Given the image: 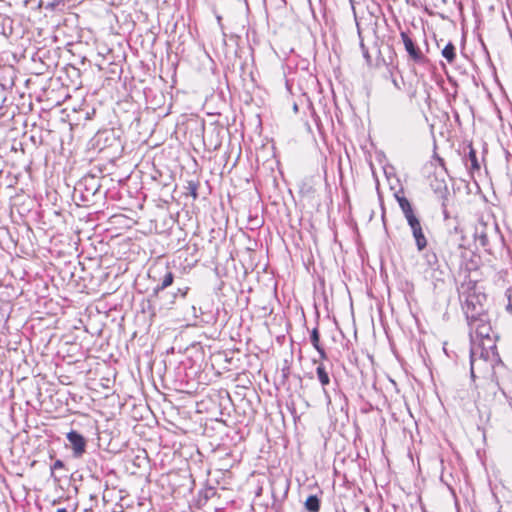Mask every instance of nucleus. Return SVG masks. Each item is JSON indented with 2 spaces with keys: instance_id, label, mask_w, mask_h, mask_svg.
<instances>
[{
  "instance_id": "nucleus-1",
  "label": "nucleus",
  "mask_w": 512,
  "mask_h": 512,
  "mask_svg": "<svg viewBox=\"0 0 512 512\" xmlns=\"http://www.w3.org/2000/svg\"><path fill=\"white\" fill-rule=\"evenodd\" d=\"M468 325L471 336V377L485 376L488 372V364H493L500 359L495 344V333L487 314L468 321Z\"/></svg>"
},
{
  "instance_id": "nucleus-2",
  "label": "nucleus",
  "mask_w": 512,
  "mask_h": 512,
  "mask_svg": "<svg viewBox=\"0 0 512 512\" xmlns=\"http://www.w3.org/2000/svg\"><path fill=\"white\" fill-rule=\"evenodd\" d=\"M459 299L462 303V310L466 316L467 322L485 315L484 302L486 296L476 290L471 282L462 284L459 288Z\"/></svg>"
},
{
  "instance_id": "nucleus-3",
  "label": "nucleus",
  "mask_w": 512,
  "mask_h": 512,
  "mask_svg": "<svg viewBox=\"0 0 512 512\" xmlns=\"http://www.w3.org/2000/svg\"><path fill=\"white\" fill-rule=\"evenodd\" d=\"M395 198L411 229L417 249L419 251H423L427 246V239L423 233V229L419 218L414 213V210L409 200L404 196L403 190L396 192Z\"/></svg>"
},
{
  "instance_id": "nucleus-4",
  "label": "nucleus",
  "mask_w": 512,
  "mask_h": 512,
  "mask_svg": "<svg viewBox=\"0 0 512 512\" xmlns=\"http://www.w3.org/2000/svg\"><path fill=\"white\" fill-rule=\"evenodd\" d=\"M474 239L486 250L490 249L493 242H497L500 238V230L495 219L488 217L486 220L480 218L474 227Z\"/></svg>"
},
{
  "instance_id": "nucleus-5",
  "label": "nucleus",
  "mask_w": 512,
  "mask_h": 512,
  "mask_svg": "<svg viewBox=\"0 0 512 512\" xmlns=\"http://www.w3.org/2000/svg\"><path fill=\"white\" fill-rule=\"evenodd\" d=\"M489 370H492V376L496 385L512 407V372L500 359H497L493 364H488V371Z\"/></svg>"
},
{
  "instance_id": "nucleus-6",
  "label": "nucleus",
  "mask_w": 512,
  "mask_h": 512,
  "mask_svg": "<svg viewBox=\"0 0 512 512\" xmlns=\"http://www.w3.org/2000/svg\"><path fill=\"white\" fill-rule=\"evenodd\" d=\"M400 36L405 50L409 55V58L417 64H424L427 61V58L416 45V43L412 40V38L408 35V33L402 31Z\"/></svg>"
},
{
  "instance_id": "nucleus-7",
  "label": "nucleus",
  "mask_w": 512,
  "mask_h": 512,
  "mask_svg": "<svg viewBox=\"0 0 512 512\" xmlns=\"http://www.w3.org/2000/svg\"><path fill=\"white\" fill-rule=\"evenodd\" d=\"M174 278V273L166 267L164 274L159 277L157 285L153 288L151 297L154 302L161 303L163 291L173 284Z\"/></svg>"
},
{
  "instance_id": "nucleus-8",
  "label": "nucleus",
  "mask_w": 512,
  "mask_h": 512,
  "mask_svg": "<svg viewBox=\"0 0 512 512\" xmlns=\"http://www.w3.org/2000/svg\"><path fill=\"white\" fill-rule=\"evenodd\" d=\"M67 440L69 441L74 458H80L86 452V439L77 431L71 430L67 433Z\"/></svg>"
},
{
  "instance_id": "nucleus-9",
  "label": "nucleus",
  "mask_w": 512,
  "mask_h": 512,
  "mask_svg": "<svg viewBox=\"0 0 512 512\" xmlns=\"http://www.w3.org/2000/svg\"><path fill=\"white\" fill-rule=\"evenodd\" d=\"M422 273L425 280L431 282L435 289L444 284L447 276L446 267L443 264L437 268L423 269Z\"/></svg>"
},
{
  "instance_id": "nucleus-10",
  "label": "nucleus",
  "mask_w": 512,
  "mask_h": 512,
  "mask_svg": "<svg viewBox=\"0 0 512 512\" xmlns=\"http://www.w3.org/2000/svg\"><path fill=\"white\" fill-rule=\"evenodd\" d=\"M316 375L317 378L322 386L323 394L325 395V398L327 399L328 403H330V395L326 389V386L330 384V376L327 372L325 365L323 363H320L316 368Z\"/></svg>"
},
{
  "instance_id": "nucleus-11",
  "label": "nucleus",
  "mask_w": 512,
  "mask_h": 512,
  "mask_svg": "<svg viewBox=\"0 0 512 512\" xmlns=\"http://www.w3.org/2000/svg\"><path fill=\"white\" fill-rule=\"evenodd\" d=\"M441 265L435 252L428 250L423 254V269H433Z\"/></svg>"
},
{
  "instance_id": "nucleus-12",
  "label": "nucleus",
  "mask_w": 512,
  "mask_h": 512,
  "mask_svg": "<svg viewBox=\"0 0 512 512\" xmlns=\"http://www.w3.org/2000/svg\"><path fill=\"white\" fill-rule=\"evenodd\" d=\"M310 340H311V343H312L313 347L319 353L320 358L322 360L326 359L327 358V354H326L324 348L320 345V334H319V331H318L317 327H315L311 331Z\"/></svg>"
},
{
  "instance_id": "nucleus-13",
  "label": "nucleus",
  "mask_w": 512,
  "mask_h": 512,
  "mask_svg": "<svg viewBox=\"0 0 512 512\" xmlns=\"http://www.w3.org/2000/svg\"><path fill=\"white\" fill-rule=\"evenodd\" d=\"M188 291L189 287L187 286L179 287L177 289V292L171 295V299L168 302L161 303V306L165 308H170L175 303V299L178 295L181 296L182 298H185Z\"/></svg>"
},
{
  "instance_id": "nucleus-14",
  "label": "nucleus",
  "mask_w": 512,
  "mask_h": 512,
  "mask_svg": "<svg viewBox=\"0 0 512 512\" xmlns=\"http://www.w3.org/2000/svg\"><path fill=\"white\" fill-rule=\"evenodd\" d=\"M305 508L309 512H318L320 509V501L316 495H310L305 501Z\"/></svg>"
},
{
  "instance_id": "nucleus-15",
  "label": "nucleus",
  "mask_w": 512,
  "mask_h": 512,
  "mask_svg": "<svg viewBox=\"0 0 512 512\" xmlns=\"http://www.w3.org/2000/svg\"><path fill=\"white\" fill-rule=\"evenodd\" d=\"M442 56L449 62L453 63L456 58L455 46L449 42L442 50Z\"/></svg>"
},
{
  "instance_id": "nucleus-16",
  "label": "nucleus",
  "mask_w": 512,
  "mask_h": 512,
  "mask_svg": "<svg viewBox=\"0 0 512 512\" xmlns=\"http://www.w3.org/2000/svg\"><path fill=\"white\" fill-rule=\"evenodd\" d=\"M466 165H470L472 169H479L480 165L477 159L476 151L470 147L469 153L466 159Z\"/></svg>"
},
{
  "instance_id": "nucleus-17",
  "label": "nucleus",
  "mask_w": 512,
  "mask_h": 512,
  "mask_svg": "<svg viewBox=\"0 0 512 512\" xmlns=\"http://www.w3.org/2000/svg\"><path fill=\"white\" fill-rule=\"evenodd\" d=\"M63 3V0H40L39 6L48 10H54L57 6Z\"/></svg>"
},
{
  "instance_id": "nucleus-18",
  "label": "nucleus",
  "mask_w": 512,
  "mask_h": 512,
  "mask_svg": "<svg viewBox=\"0 0 512 512\" xmlns=\"http://www.w3.org/2000/svg\"><path fill=\"white\" fill-rule=\"evenodd\" d=\"M198 187L199 183L193 180H190L187 182L186 189L189 192V194L192 196L193 199L198 198Z\"/></svg>"
},
{
  "instance_id": "nucleus-19",
  "label": "nucleus",
  "mask_w": 512,
  "mask_h": 512,
  "mask_svg": "<svg viewBox=\"0 0 512 512\" xmlns=\"http://www.w3.org/2000/svg\"><path fill=\"white\" fill-rule=\"evenodd\" d=\"M505 297L507 299L506 311L512 315V287L506 290Z\"/></svg>"
},
{
  "instance_id": "nucleus-20",
  "label": "nucleus",
  "mask_w": 512,
  "mask_h": 512,
  "mask_svg": "<svg viewBox=\"0 0 512 512\" xmlns=\"http://www.w3.org/2000/svg\"><path fill=\"white\" fill-rule=\"evenodd\" d=\"M392 84L397 90H402V85L404 84L403 78L400 77L398 80L397 78L392 76Z\"/></svg>"
},
{
  "instance_id": "nucleus-21",
  "label": "nucleus",
  "mask_w": 512,
  "mask_h": 512,
  "mask_svg": "<svg viewBox=\"0 0 512 512\" xmlns=\"http://www.w3.org/2000/svg\"><path fill=\"white\" fill-rule=\"evenodd\" d=\"M64 467V463L62 460L57 459L53 465L51 466V474L53 475L55 470L62 469Z\"/></svg>"
},
{
  "instance_id": "nucleus-22",
  "label": "nucleus",
  "mask_w": 512,
  "mask_h": 512,
  "mask_svg": "<svg viewBox=\"0 0 512 512\" xmlns=\"http://www.w3.org/2000/svg\"><path fill=\"white\" fill-rule=\"evenodd\" d=\"M442 207H443V216H444V219H448V218H449V214H448V211H447V208H446V205H445V203H444V202L442 203Z\"/></svg>"
},
{
  "instance_id": "nucleus-23",
  "label": "nucleus",
  "mask_w": 512,
  "mask_h": 512,
  "mask_svg": "<svg viewBox=\"0 0 512 512\" xmlns=\"http://www.w3.org/2000/svg\"><path fill=\"white\" fill-rule=\"evenodd\" d=\"M56 512H67V510L65 508H60Z\"/></svg>"
},
{
  "instance_id": "nucleus-24",
  "label": "nucleus",
  "mask_w": 512,
  "mask_h": 512,
  "mask_svg": "<svg viewBox=\"0 0 512 512\" xmlns=\"http://www.w3.org/2000/svg\"><path fill=\"white\" fill-rule=\"evenodd\" d=\"M98 190V185L94 187L93 193H95Z\"/></svg>"
}]
</instances>
